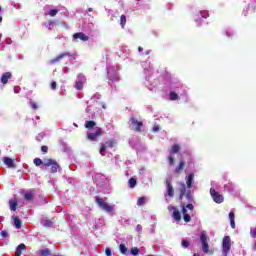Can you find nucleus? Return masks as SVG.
Returning a JSON list of instances; mask_svg holds the SVG:
<instances>
[{
    "label": "nucleus",
    "instance_id": "obj_1",
    "mask_svg": "<svg viewBox=\"0 0 256 256\" xmlns=\"http://www.w3.org/2000/svg\"><path fill=\"white\" fill-rule=\"evenodd\" d=\"M183 197H185L189 204L185 206L186 209H189L190 211H193L194 206L193 204V194L191 193V190H187V185L185 183L180 182L179 188H178V199L179 201H183Z\"/></svg>",
    "mask_w": 256,
    "mask_h": 256
},
{
    "label": "nucleus",
    "instance_id": "obj_2",
    "mask_svg": "<svg viewBox=\"0 0 256 256\" xmlns=\"http://www.w3.org/2000/svg\"><path fill=\"white\" fill-rule=\"evenodd\" d=\"M47 167H50L51 173H57L59 171V163L51 158L44 159L43 169L46 171Z\"/></svg>",
    "mask_w": 256,
    "mask_h": 256
},
{
    "label": "nucleus",
    "instance_id": "obj_3",
    "mask_svg": "<svg viewBox=\"0 0 256 256\" xmlns=\"http://www.w3.org/2000/svg\"><path fill=\"white\" fill-rule=\"evenodd\" d=\"M95 203L100 209H102V211H105L106 213H113V207L109 203L105 202L103 198L96 196Z\"/></svg>",
    "mask_w": 256,
    "mask_h": 256
},
{
    "label": "nucleus",
    "instance_id": "obj_4",
    "mask_svg": "<svg viewBox=\"0 0 256 256\" xmlns=\"http://www.w3.org/2000/svg\"><path fill=\"white\" fill-rule=\"evenodd\" d=\"M230 251H231V237L230 236H224V238L222 240L223 256H228Z\"/></svg>",
    "mask_w": 256,
    "mask_h": 256
},
{
    "label": "nucleus",
    "instance_id": "obj_5",
    "mask_svg": "<svg viewBox=\"0 0 256 256\" xmlns=\"http://www.w3.org/2000/svg\"><path fill=\"white\" fill-rule=\"evenodd\" d=\"M209 236L205 233L200 234V243H202V251L203 253H210L211 251L209 250Z\"/></svg>",
    "mask_w": 256,
    "mask_h": 256
},
{
    "label": "nucleus",
    "instance_id": "obj_6",
    "mask_svg": "<svg viewBox=\"0 0 256 256\" xmlns=\"http://www.w3.org/2000/svg\"><path fill=\"white\" fill-rule=\"evenodd\" d=\"M210 195L214 203H217L218 205L223 203V201H225V198L223 197V195L219 194V192H217L215 188H210Z\"/></svg>",
    "mask_w": 256,
    "mask_h": 256
},
{
    "label": "nucleus",
    "instance_id": "obj_7",
    "mask_svg": "<svg viewBox=\"0 0 256 256\" xmlns=\"http://www.w3.org/2000/svg\"><path fill=\"white\" fill-rule=\"evenodd\" d=\"M101 135H103V129L97 128L95 133L87 134V140L88 141H97V139H99V137H101Z\"/></svg>",
    "mask_w": 256,
    "mask_h": 256
},
{
    "label": "nucleus",
    "instance_id": "obj_8",
    "mask_svg": "<svg viewBox=\"0 0 256 256\" xmlns=\"http://www.w3.org/2000/svg\"><path fill=\"white\" fill-rule=\"evenodd\" d=\"M130 121L133 125V131H135L136 133H141V127H143V122L138 121L136 117H131Z\"/></svg>",
    "mask_w": 256,
    "mask_h": 256
},
{
    "label": "nucleus",
    "instance_id": "obj_9",
    "mask_svg": "<svg viewBox=\"0 0 256 256\" xmlns=\"http://www.w3.org/2000/svg\"><path fill=\"white\" fill-rule=\"evenodd\" d=\"M113 147H115V141L114 140L106 141L100 147V150H99L100 155H103L104 151H107V148L113 149Z\"/></svg>",
    "mask_w": 256,
    "mask_h": 256
},
{
    "label": "nucleus",
    "instance_id": "obj_10",
    "mask_svg": "<svg viewBox=\"0 0 256 256\" xmlns=\"http://www.w3.org/2000/svg\"><path fill=\"white\" fill-rule=\"evenodd\" d=\"M193 179H195V174L194 173H190L187 177H186V186L187 189H191L193 187Z\"/></svg>",
    "mask_w": 256,
    "mask_h": 256
},
{
    "label": "nucleus",
    "instance_id": "obj_11",
    "mask_svg": "<svg viewBox=\"0 0 256 256\" xmlns=\"http://www.w3.org/2000/svg\"><path fill=\"white\" fill-rule=\"evenodd\" d=\"M166 187H167L168 197H173L175 195V188H173L171 181H169V180L166 181Z\"/></svg>",
    "mask_w": 256,
    "mask_h": 256
},
{
    "label": "nucleus",
    "instance_id": "obj_12",
    "mask_svg": "<svg viewBox=\"0 0 256 256\" xmlns=\"http://www.w3.org/2000/svg\"><path fill=\"white\" fill-rule=\"evenodd\" d=\"M26 251H27V246L24 243H21L16 248L15 256H21V254L25 253Z\"/></svg>",
    "mask_w": 256,
    "mask_h": 256
},
{
    "label": "nucleus",
    "instance_id": "obj_13",
    "mask_svg": "<svg viewBox=\"0 0 256 256\" xmlns=\"http://www.w3.org/2000/svg\"><path fill=\"white\" fill-rule=\"evenodd\" d=\"M73 39H80V41H89V36L85 35L83 32H78L73 34Z\"/></svg>",
    "mask_w": 256,
    "mask_h": 256
},
{
    "label": "nucleus",
    "instance_id": "obj_14",
    "mask_svg": "<svg viewBox=\"0 0 256 256\" xmlns=\"http://www.w3.org/2000/svg\"><path fill=\"white\" fill-rule=\"evenodd\" d=\"M11 77H13L11 72H6V73L2 74V76H1V83L3 85H7L9 83V79H11Z\"/></svg>",
    "mask_w": 256,
    "mask_h": 256
},
{
    "label": "nucleus",
    "instance_id": "obj_15",
    "mask_svg": "<svg viewBox=\"0 0 256 256\" xmlns=\"http://www.w3.org/2000/svg\"><path fill=\"white\" fill-rule=\"evenodd\" d=\"M173 213H172V217L174 220H176L177 222L181 221V212H179V210H177V207L172 206L171 207Z\"/></svg>",
    "mask_w": 256,
    "mask_h": 256
},
{
    "label": "nucleus",
    "instance_id": "obj_16",
    "mask_svg": "<svg viewBox=\"0 0 256 256\" xmlns=\"http://www.w3.org/2000/svg\"><path fill=\"white\" fill-rule=\"evenodd\" d=\"M3 162L7 165V167L9 169H15V167H17L15 165V162H13V159L9 158V157H4L3 158Z\"/></svg>",
    "mask_w": 256,
    "mask_h": 256
},
{
    "label": "nucleus",
    "instance_id": "obj_17",
    "mask_svg": "<svg viewBox=\"0 0 256 256\" xmlns=\"http://www.w3.org/2000/svg\"><path fill=\"white\" fill-rule=\"evenodd\" d=\"M65 57H71V54L70 53L60 54L59 56L51 60L52 65L55 63H59V61H61V59H65Z\"/></svg>",
    "mask_w": 256,
    "mask_h": 256
},
{
    "label": "nucleus",
    "instance_id": "obj_18",
    "mask_svg": "<svg viewBox=\"0 0 256 256\" xmlns=\"http://www.w3.org/2000/svg\"><path fill=\"white\" fill-rule=\"evenodd\" d=\"M183 169H185V162L181 161L178 165V167L175 169V173H177V175L181 174Z\"/></svg>",
    "mask_w": 256,
    "mask_h": 256
},
{
    "label": "nucleus",
    "instance_id": "obj_19",
    "mask_svg": "<svg viewBox=\"0 0 256 256\" xmlns=\"http://www.w3.org/2000/svg\"><path fill=\"white\" fill-rule=\"evenodd\" d=\"M181 151V146L179 144H174L171 147L170 153L173 155L175 153H179Z\"/></svg>",
    "mask_w": 256,
    "mask_h": 256
},
{
    "label": "nucleus",
    "instance_id": "obj_20",
    "mask_svg": "<svg viewBox=\"0 0 256 256\" xmlns=\"http://www.w3.org/2000/svg\"><path fill=\"white\" fill-rule=\"evenodd\" d=\"M10 210L11 211H17V199H12L9 201Z\"/></svg>",
    "mask_w": 256,
    "mask_h": 256
},
{
    "label": "nucleus",
    "instance_id": "obj_21",
    "mask_svg": "<svg viewBox=\"0 0 256 256\" xmlns=\"http://www.w3.org/2000/svg\"><path fill=\"white\" fill-rule=\"evenodd\" d=\"M40 256H53V252L49 248L40 251Z\"/></svg>",
    "mask_w": 256,
    "mask_h": 256
},
{
    "label": "nucleus",
    "instance_id": "obj_22",
    "mask_svg": "<svg viewBox=\"0 0 256 256\" xmlns=\"http://www.w3.org/2000/svg\"><path fill=\"white\" fill-rule=\"evenodd\" d=\"M126 23H127V17L125 16V14H122L120 16V25H121L122 29H125Z\"/></svg>",
    "mask_w": 256,
    "mask_h": 256
},
{
    "label": "nucleus",
    "instance_id": "obj_23",
    "mask_svg": "<svg viewBox=\"0 0 256 256\" xmlns=\"http://www.w3.org/2000/svg\"><path fill=\"white\" fill-rule=\"evenodd\" d=\"M95 125H97V123L93 120L86 121V123H85L86 129H93V127H95Z\"/></svg>",
    "mask_w": 256,
    "mask_h": 256
},
{
    "label": "nucleus",
    "instance_id": "obj_24",
    "mask_svg": "<svg viewBox=\"0 0 256 256\" xmlns=\"http://www.w3.org/2000/svg\"><path fill=\"white\" fill-rule=\"evenodd\" d=\"M33 163L36 167H43V165L45 164V162H43V160H41V158H34Z\"/></svg>",
    "mask_w": 256,
    "mask_h": 256
},
{
    "label": "nucleus",
    "instance_id": "obj_25",
    "mask_svg": "<svg viewBox=\"0 0 256 256\" xmlns=\"http://www.w3.org/2000/svg\"><path fill=\"white\" fill-rule=\"evenodd\" d=\"M128 183L130 189H135V187L137 186V180L135 178H130Z\"/></svg>",
    "mask_w": 256,
    "mask_h": 256
},
{
    "label": "nucleus",
    "instance_id": "obj_26",
    "mask_svg": "<svg viewBox=\"0 0 256 256\" xmlns=\"http://www.w3.org/2000/svg\"><path fill=\"white\" fill-rule=\"evenodd\" d=\"M14 226L16 229H21V219L18 216L14 217Z\"/></svg>",
    "mask_w": 256,
    "mask_h": 256
},
{
    "label": "nucleus",
    "instance_id": "obj_27",
    "mask_svg": "<svg viewBox=\"0 0 256 256\" xmlns=\"http://www.w3.org/2000/svg\"><path fill=\"white\" fill-rule=\"evenodd\" d=\"M169 98H170V101H177V99H179V95L172 91L170 92Z\"/></svg>",
    "mask_w": 256,
    "mask_h": 256
},
{
    "label": "nucleus",
    "instance_id": "obj_28",
    "mask_svg": "<svg viewBox=\"0 0 256 256\" xmlns=\"http://www.w3.org/2000/svg\"><path fill=\"white\" fill-rule=\"evenodd\" d=\"M145 203H147V200L145 199V197H140V198L138 199V201H137V205H138L139 207L145 205Z\"/></svg>",
    "mask_w": 256,
    "mask_h": 256
},
{
    "label": "nucleus",
    "instance_id": "obj_29",
    "mask_svg": "<svg viewBox=\"0 0 256 256\" xmlns=\"http://www.w3.org/2000/svg\"><path fill=\"white\" fill-rule=\"evenodd\" d=\"M181 245H182L183 249H187V247H189V245H191V243L189 242V240L183 239L181 241Z\"/></svg>",
    "mask_w": 256,
    "mask_h": 256
},
{
    "label": "nucleus",
    "instance_id": "obj_30",
    "mask_svg": "<svg viewBox=\"0 0 256 256\" xmlns=\"http://www.w3.org/2000/svg\"><path fill=\"white\" fill-rule=\"evenodd\" d=\"M199 15L202 17V19H207V17H209V12L202 11V12L197 14V17H199Z\"/></svg>",
    "mask_w": 256,
    "mask_h": 256
},
{
    "label": "nucleus",
    "instance_id": "obj_31",
    "mask_svg": "<svg viewBox=\"0 0 256 256\" xmlns=\"http://www.w3.org/2000/svg\"><path fill=\"white\" fill-rule=\"evenodd\" d=\"M120 252L122 253V255H126L127 254V246H125V244H120Z\"/></svg>",
    "mask_w": 256,
    "mask_h": 256
},
{
    "label": "nucleus",
    "instance_id": "obj_32",
    "mask_svg": "<svg viewBox=\"0 0 256 256\" xmlns=\"http://www.w3.org/2000/svg\"><path fill=\"white\" fill-rule=\"evenodd\" d=\"M75 89H77V91H81V89H83V82L77 81L75 84Z\"/></svg>",
    "mask_w": 256,
    "mask_h": 256
},
{
    "label": "nucleus",
    "instance_id": "obj_33",
    "mask_svg": "<svg viewBox=\"0 0 256 256\" xmlns=\"http://www.w3.org/2000/svg\"><path fill=\"white\" fill-rule=\"evenodd\" d=\"M30 107L31 109H34V111H37V109H39V106L37 105V102L35 101H30Z\"/></svg>",
    "mask_w": 256,
    "mask_h": 256
},
{
    "label": "nucleus",
    "instance_id": "obj_34",
    "mask_svg": "<svg viewBox=\"0 0 256 256\" xmlns=\"http://www.w3.org/2000/svg\"><path fill=\"white\" fill-rule=\"evenodd\" d=\"M24 199H25L26 201H31V200L33 199V193H31V192L26 193V194L24 195Z\"/></svg>",
    "mask_w": 256,
    "mask_h": 256
},
{
    "label": "nucleus",
    "instance_id": "obj_35",
    "mask_svg": "<svg viewBox=\"0 0 256 256\" xmlns=\"http://www.w3.org/2000/svg\"><path fill=\"white\" fill-rule=\"evenodd\" d=\"M168 162L171 167H173V165H175V158H173V155L168 156Z\"/></svg>",
    "mask_w": 256,
    "mask_h": 256
},
{
    "label": "nucleus",
    "instance_id": "obj_36",
    "mask_svg": "<svg viewBox=\"0 0 256 256\" xmlns=\"http://www.w3.org/2000/svg\"><path fill=\"white\" fill-rule=\"evenodd\" d=\"M131 255H139V248L133 247L130 250Z\"/></svg>",
    "mask_w": 256,
    "mask_h": 256
},
{
    "label": "nucleus",
    "instance_id": "obj_37",
    "mask_svg": "<svg viewBox=\"0 0 256 256\" xmlns=\"http://www.w3.org/2000/svg\"><path fill=\"white\" fill-rule=\"evenodd\" d=\"M183 219H184L185 223H189V222H191V215L185 214Z\"/></svg>",
    "mask_w": 256,
    "mask_h": 256
},
{
    "label": "nucleus",
    "instance_id": "obj_38",
    "mask_svg": "<svg viewBox=\"0 0 256 256\" xmlns=\"http://www.w3.org/2000/svg\"><path fill=\"white\" fill-rule=\"evenodd\" d=\"M57 13H59V10L57 9H52L49 13L50 17H55V15H57Z\"/></svg>",
    "mask_w": 256,
    "mask_h": 256
},
{
    "label": "nucleus",
    "instance_id": "obj_39",
    "mask_svg": "<svg viewBox=\"0 0 256 256\" xmlns=\"http://www.w3.org/2000/svg\"><path fill=\"white\" fill-rule=\"evenodd\" d=\"M181 209H182L181 211H182L183 216L187 215V208L185 207V203L181 204Z\"/></svg>",
    "mask_w": 256,
    "mask_h": 256
},
{
    "label": "nucleus",
    "instance_id": "obj_40",
    "mask_svg": "<svg viewBox=\"0 0 256 256\" xmlns=\"http://www.w3.org/2000/svg\"><path fill=\"white\" fill-rule=\"evenodd\" d=\"M105 255L106 256H113V253L111 252V248H106L105 249Z\"/></svg>",
    "mask_w": 256,
    "mask_h": 256
},
{
    "label": "nucleus",
    "instance_id": "obj_41",
    "mask_svg": "<svg viewBox=\"0 0 256 256\" xmlns=\"http://www.w3.org/2000/svg\"><path fill=\"white\" fill-rule=\"evenodd\" d=\"M229 219H230V221H235V213L234 212L229 213Z\"/></svg>",
    "mask_w": 256,
    "mask_h": 256
},
{
    "label": "nucleus",
    "instance_id": "obj_42",
    "mask_svg": "<svg viewBox=\"0 0 256 256\" xmlns=\"http://www.w3.org/2000/svg\"><path fill=\"white\" fill-rule=\"evenodd\" d=\"M51 225H53V222H51V220H46V222L44 223V227H51Z\"/></svg>",
    "mask_w": 256,
    "mask_h": 256
},
{
    "label": "nucleus",
    "instance_id": "obj_43",
    "mask_svg": "<svg viewBox=\"0 0 256 256\" xmlns=\"http://www.w3.org/2000/svg\"><path fill=\"white\" fill-rule=\"evenodd\" d=\"M250 235L253 239H256V228L250 231Z\"/></svg>",
    "mask_w": 256,
    "mask_h": 256
},
{
    "label": "nucleus",
    "instance_id": "obj_44",
    "mask_svg": "<svg viewBox=\"0 0 256 256\" xmlns=\"http://www.w3.org/2000/svg\"><path fill=\"white\" fill-rule=\"evenodd\" d=\"M51 89H53V91H55V89H57V82H55V81L51 82Z\"/></svg>",
    "mask_w": 256,
    "mask_h": 256
},
{
    "label": "nucleus",
    "instance_id": "obj_45",
    "mask_svg": "<svg viewBox=\"0 0 256 256\" xmlns=\"http://www.w3.org/2000/svg\"><path fill=\"white\" fill-rule=\"evenodd\" d=\"M47 151H49V147H47V146H42L41 147V152L42 153H47Z\"/></svg>",
    "mask_w": 256,
    "mask_h": 256
},
{
    "label": "nucleus",
    "instance_id": "obj_46",
    "mask_svg": "<svg viewBox=\"0 0 256 256\" xmlns=\"http://www.w3.org/2000/svg\"><path fill=\"white\" fill-rule=\"evenodd\" d=\"M230 225L232 229H235V220H230Z\"/></svg>",
    "mask_w": 256,
    "mask_h": 256
},
{
    "label": "nucleus",
    "instance_id": "obj_47",
    "mask_svg": "<svg viewBox=\"0 0 256 256\" xmlns=\"http://www.w3.org/2000/svg\"><path fill=\"white\" fill-rule=\"evenodd\" d=\"M0 235L1 237H7V231H1Z\"/></svg>",
    "mask_w": 256,
    "mask_h": 256
},
{
    "label": "nucleus",
    "instance_id": "obj_48",
    "mask_svg": "<svg viewBox=\"0 0 256 256\" xmlns=\"http://www.w3.org/2000/svg\"><path fill=\"white\" fill-rule=\"evenodd\" d=\"M137 231H143V226H141L140 224L137 225Z\"/></svg>",
    "mask_w": 256,
    "mask_h": 256
},
{
    "label": "nucleus",
    "instance_id": "obj_49",
    "mask_svg": "<svg viewBox=\"0 0 256 256\" xmlns=\"http://www.w3.org/2000/svg\"><path fill=\"white\" fill-rule=\"evenodd\" d=\"M153 131H154V133H157V131H159V126H154Z\"/></svg>",
    "mask_w": 256,
    "mask_h": 256
},
{
    "label": "nucleus",
    "instance_id": "obj_50",
    "mask_svg": "<svg viewBox=\"0 0 256 256\" xmlns=\"http://www.w3.org/2000/svg\"><path fill=\"white\" fill-rule=\"evenodd\" d=\"M89 13L93 11V8H88Z\"/></svg>",
    "mask_w": 256,
    "mask_h": 256
},
{
    "label": "nucleus",
    "instance_id": "obj_51",
    "mask_svg": "<svg viewBox=\"0 0 256 256\" xmlns=\"http://www.w3.org/2000/svg\"><path fill=\"white\" fill-rule=\"evenodd\" d=\"M138 51H143V48L141 46L138 47Z\"/></svg>",
    "mask_w": 256,
    "mask_h": 256
},
{
    "label": "nucleus",
    "instance_id": "obj_52",
    "mask_svg": "<svg viewBox=\"0 0 256 256\" xmlns=\"http://www.w3.org/2000/svg\"><path fill=\"white\" fill-rule=\"evenodd\" d=\"M3 21V17L0 16V23Z\"/></svg>",
    "mask_w": 256,
    "mask_h": 256
},
{
    "label": "nucleus",
    "instance_id": "obj_53",
    "mask_svg": "<svg viewBox=\"0 0 256 256\" xmlns=\"http://www.w3.org/2000/svg\"><path fill=\"white\" fill-rule=\"evenodd\" d=\"M243 13H244V15H247V10H246V12H245V11H243Z\"/></svg>",
    "mask_w": 256,
    "mask_h": 256
},
{
    "label": "nucleus",
    "instance_id": "obj_54",
    "mask_svg": "<svg viewBox=\"0 0 256 256\" xmlns=\"http://www.w3.org/2000/svg\"><path fill=\"white\" fill-rule=\"evenodd\" d=\"M193 256H200V255L196 253V254H194Z\"/></svg>",
    "mask_w": 256,
    "mask_h": 256
},
{
    "label": "nucleus",
    "instance_id": "obj_55",
    "mask_svg": "<svg viewBox=\"0 0 256 256\" xmlns=\"http://www.w3.org/2000/svg\"><path fill=\"white\" fill-rule=\"evenodd\" d=\"M1 11H3V9H2L1 6H0V13H1Z\"/></svg>",
    "mask_w": 256,
    "mask_h": 256
}]
</instances>
